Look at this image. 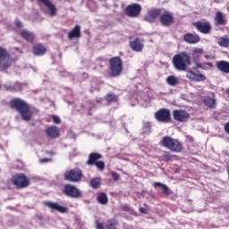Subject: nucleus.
<instances>
[{"instance_id":"nucleus-43","label":"nucleus","mask_w":229,"mask_h":229,"mask_svg":"<svg viewBox=\"0 0 229 229\" xmlns=\"http://www.w3.org/2000/svg\"><path fill=\"white\" fill-rule=\"evenodd\" d=\"M164 186V184L163 183H160V182H155L154 183V187H163Z\"/></svg>"},{"instance_id":"nucleus-2","label":"nucleus","mask_w":229,"mask_h":229,"mask_svg":"<svg viewBox=\"0 0 229 229\" xmlns=\"http://www.w3.org/2000/svg\"><path fill=\"white\" fill-rule=\"evenodd\" d=\"M12 108H15L21 115L23 121H30L31 119V111L30 110V106L26 104L23 100L15 98L11 102Z\"/></svg>"},{"instance_id":"nucleus-12","label":"nucleus","mask_w":229,"mask_h":229,"mask_svg":"<svg viewBox=\"0 0 229 229\" xmlns=\"http://www.w3.org/2000/svg\"><path fill=\"white\" fill-rule=\"evenodd\" d=\"M64 194H66V196H71L72 198H80L81 192L74 186L65 185Z\"/></svg>"},{"instance_id":"nucleus-44","label":"nucleus","mask_w":229,"mask_h":229,"mask_svg":"<svg viewBox=\"0 0 229 229\" xmlns=\"http://www.w3.org/2000/svg\"><path fill=\"white\" fill-rule=\"evenodd\" d=\"M140 212H141V214H146L148 211H147L146 208H140Z\"/></svg>"},{"instance_id":"nucleus-6","label":"nucleus","mask_w":229,"mask_h":229,"mask_svg":"<svg viewBox=\"0 0 229 229\" xmlns=\"http://www.w3.org/2000/svg\"><path fill=\"white\" fill-rule=\"evenodd\" d=\"M12 58L6 50L0 47V67L2 69H8L12 65Z\"/></svg>"},{"instance_id":"nucleus-22","label":"nucleus","mask_w":229,"mask_h":229,"mask_svg":"<svg viewBox=\"0 0 229 229\" xmlns=\"http://www.w3.org/2000/svg\"><path fill=\"white\" fill-rule=\"evenodd\" d=\"M225 14L221 12H217L215 17L216 26H225L226 24V20H225Z\"/></svg>"},{"instance_id":"nucleus-3","label":"nucleus","mask_w":229,"mask_h":229,"mask_svg":"<svg viewBox=\"0 0 229 229\" xmlns=\"http://www.w3.org/2000/svg\"><path fill=\"white\" fill-rule=\"evenodd\" d=\"M161 144L164 148H166V149H169L173 153H180L183 148L182 142L169 136L164 137L161 140Z\"/></svg>"},{"instance_id":"nucleus-11","label":"nucleus","mask_w":229,"mask_h":229,"mask_svg":"<svg viewBox=\"0 0 229 229\" xmlns=\"http://www.w3.org/2000/svg\"><path fill=\"white\" fill-rule=\"evenodd\" d=\"M173 115L175 121H179L180 123H184L189 119V117H191L189 113L185 110H174L173 112Z\"/></svg>"},{"instance_id":"nucleus-17","label":"nucleus","mask_w":229,"mask_h":229,"mask_svg":"<svg viewBox=\"0 0 229 229\" xmlns=\"http://www.w3.org/2000/svg\"><path fill=\"white\" fill-rule=\"evenodd\" d=\"M45 205H47V207H48V208H51V210H56L57 212H61L62 214L67 212V208L61 206L58 203L45 202Z\"/></svg>"},{"instance_id":"nucleus-47","label":"nucleus","mask_w":229,"mask_h":229,"mask_svg":"<svg viewBox=\"0 0 229 229\" xmlns=\"http://www.w3.org/2000/svg\"><path fill=\"white\" fill-rule=\"evenodd\" d=\"M196 66L199 67V68H201V64L196 63Z\"/></svg>"},{"instance_id":"nucleus-7","label":"nucleus","mask_w":229,"mask_h":229,"mask_svg":"<svg viewBox=\"0 0 229 229\" xmlns=\"http://www.w3.org/2000/svg\"><path fill=\"white\" fill-rule=\"evenodd\" d=\"M81 176V170L80 169L71 170L64 174V178L68 180V182H80Z\"/></svg>"},{"instance_id":"nucleus-23","label":"nucleus","mask_w":229,"mask_h":229,"mask_svg":"<svg viewBox=\"0 0 229 229\" xmlns=\"http://www.w3.org/2000/svg\"><path fill=\"white\" fill-rule=\"evenodd\" d=\"M81 27H80V25H76L74 29L69 33V39L72 40V38H80V37H81Z\"/></svg>"},{"instance_id":"nucleus-4","label":"nucleus","mask_w":229,"mask_h":229,"mask_svg":"<svg viewBox=\"0 0 229 229\" xmlns=\"http://www.w3.org/2000/svg\"><path fill=\"white\" fill-rule=\"evenodd\" d=\"M12 182L18 189H24L30 185V179L22 174H18L13 176Z\"/></svg>"},{"instance_id":"nucleus-10","label":"nucleus","mask_w":229,"mask_h":229,"mask_svg":"<svg viewBox=\"0 0 229 229\" xmlns=\"http://www.w3.org/2000/svg\"><path fill=\"white\" fill-rule=\"evenodd\" d=\"M186 78L191 80V81H205V80H207V77L204 74L195 72L192 70H188L186 72Z\"/></svg>"},{"instance_id":"nucleus-26","label":"nucleus","mask_w":229,"mask_h":229,"mask_svg":"<svg viewBox=\"0 0 229 229\" xmlns=\"http://www.w3.org/2000/svg\"><path fill=\"white\" fill-rule=\"evenodd\" d=\"M99 158H101V155L98 154V153H91L89 155V160L87 162V164L89 165H92L93 164H96V160H99Z\"/></svg>"},{"instance_id":"nucleus-36","label":"nucleus","mask_w":229,"mask_h":229,"mask_svg":"<svg viewBox=\"0 0 229 229\" xmlns=\"http://www.w3.org/2000/svg\"><path fill=\"white\" fill-rule=\"evenodd\" d=\"M106 101L110 102V101H115V95L114 94H109L106 96Z\"/></svg>"},{"instance_id":"nucleus-30","label":"nucleus","mask_w":229,"mask_h":229,"mask_svg":"<svg viewBox=\"0 0 229 229\" xmlns=\"http://www.w3.org/2000/svg\"><path fill=\"white\" fill-rule=\"evenodd\" d=\"M166 81L168 85H171L172 87H174V85H178V78L173 75L168 76Z\"/></svg>"},{"instance_id":"nucleus-15","label":"nucleus","mask_w":229,"mask_h":229,"mask_svg":"<svg viewBox=\"0 0 229 229\" xmlns=\"http://www.w3.org/2000/svg\"><path fill=\"white\" fill-rule=\"evenodd\" d=\"M174 21V18L173 17V14H171L170 13H165L160 15V22L161 24H163V26H169L173 24Z\"/></svg>"},{"instance_id":"nucleus-21","label":"nucleus","mask_w":229,"mask_h":229,"mask_svg":"<svg viewBox=\"0 0 229 229\" xmlns=\"http://www.w3.org/2000/svg\"><path fill=\"white\" fill-rule=\"evenodd\" d=\"M158 15H160V10H151L146 15L145 21H147V22H153Z\"/></svg>"},{"instance_id":"nucleus-35","label":"nucleus","mask_w":229,"mask_h":229,"mask_svg":"<svg viewBox=\"0 0 229 229\" xmlns=\"http://www.w3.org/2000/svg\"><path fill=\"white\" fill-rule=\"evenodd\" d=\"M144 133H149L151 131V123H146L143 127Z\"/></svg>"},{"instance_id":"nucleus-14","label":"nucleus","mask_w":229,"mask_h":229,"mask_svg":"<svg viewBox=\"0 0 229 229\" xmlns=\"http://www.w3.org/2000/svg\"><path fill=\"white\" fill-rule=\"evenodd\" d=\"M195 28L200 31V33H209L210 30H212V27L210 26V23L208 22H201L198 21L194 23Z\"/></svg>"},{"instance_id":"nucleus-18","label":"nucleus","mask_w":229,"mask_h":229,"mask_svg":"<svg viewBox=\"0 0 229 229\" xmlns=\"http://www.w3.org/2000/svg\"><path fill=\"white\" fill-rule=\"evenodd\" d=\"M130 45L131 49H133V51H137L138 53L144 48V43L139 38L131 41Z\"/></svg>"},{"instance_id":"nucleus-19","label":"nucleus","mask_w":229,"mask_h":229,"mask_svg":"<svg viewBox=\"0 0 229 229\" xmlns=\"http://www.w3.org/2000/svg\"><path fill=\"white\" fill-rule=\"evenodd\" d=\"M183 38L184 42H187L188 44H198V42H199V36L196 34H185Z\"/></svg>"},{"instance_id":"nucleus-46","label":"nucleus","mask_w":229,"mask_h":229,"mask_svg":"<svg viewBox=\"0 0 229 229\" xmlns=\"http://www.w3.org/2000/svg\"><path fill=\"white\" fill-rule=\"evenodd\" d=\"M205 58L207 60H212L214 57L213 56H210V55H205Z\"/></svg>"},{"instance_id":"nucleus-16","label":"nucleus","mask_w":229,"mask_h":229,"mask_svg":"<svg viewBox=\"0 0 229 229\" xmlns=\"http://www.w3.org/2000/svg\"><path fill=\"white\" fill-rule=\"evenodd\" d=\"M45 133L51 139H58L60 137V129L56 126H50L46 129Z\"/></svg>"},{"instance_id":"nucleus-28","label":"nucleus","mask_w":229,"mask_h":229,"mask_svg":"<svg viewBox=\"0 0 229 229\" xmlns=\"http://www.w3.org/2000/svg\"><path fill=\"white\" fill-rule=\"evenodd\" d=\"M98 201L101 205H106L108 203V197L105 193H100L98 196Z\"/></svg>"},{"instance_id":"nucleus-34","label":"nucleus","mask_w":229,"mask_h":229,"mask_svg":"<svg viewBox=\"0 0 229 229\" xmlns=\"http://www.w3.org/2000/svg\"><path fill=\"white\" fill-rule=\"evenodd\" d=\"M95 165L98 167V169H99V171H103V169H105V162L103 161H97Z\"/></svg>"},{"instance_id":"nucleus-1","label":"nucleus","mask_w":229,"mask_h":229,"mask_svg":"<svg viewBox=\"0 0 229 229\" xmlns=\"http://www.w3.org/2000/svg\"><path fill=\"white\" fill-rule=\"evenodd\" d=\"M191 64V55L185 52L177 54L173 57V64L177 71H187V67Z\"/></svg>"},{"instance_id":"nucleus-37","label":"nucleus","mask_w":229,"mask_h":229,"mask_svg":"<svg viewBox=\"0 0 229 229\" xmlns=\"http://www.w3.org/2000/svg\"><path fill=\"white\" fill-rule=\"evenodd\" d=\"M96 228L97 229H105V225H103V223L99 222V220H96Z\"/></svg>"},{"instance_id":"nucleus-29","label":"nucleus","mask_w":229,"mask_h":229,"mask_svg":"<svg viewBox=\"0 0 229 229\" xmlns=\"http://www.w3.org/2000/svg\"><path fill=\"white\" fill-rule=\"evenodd\" d=\"M191 55L194 59L199 58V56H201V55H203V48H199V47L193 48L191 51Z\"/></svg>"},{"instance_id":"nucleus-9","label":"nucleus","mask_w":229,"mask_h":229,"mask_svg":"<svg viewBox=\"0 0 229 229\" xmlns=\"http://www.w3.org/2000/svg\"><path fill=\"white\" fill-rule=\"evenodd\" d=\"M142 7L139 4H132L126 7V14L128 17H138Z\"/></svg>"},{"instance_id":"nucleus-39","label":"nucleus","mask_w":229,"mask_h":229,"mask_svg":"<svg viewBox=\"0 0 229 229\" xmlns=\"http://www.w3.org/2000/svg\"><path fill=\"white\" fill-rule=\"evenodd\" d=\"M162 189H163L164 194H169V188L167 187V185L163 184Z\"/></svg>"},{"instance_id":"nucleus-33","label":"nucleus","mask_w":229,"mask_h":229,"mask_svg":"<svg viewBox=\"0 0 229 229\" xmlns=\"http://www.w3.org/2000/svg\"><path fill=\"white\" fill-rule=\"evenodd\" d=\"M219 46H221L222 47H228L229 46V38H222L219 42H218Z\"/></svg>"},{"instance_id":"nucleus-27","label":"nucleus","mask_w":229,"mask_h":229,"mask_svg":"<svg viewBox=\"0 0 229 229\" xmlns=\"http://www.w3.org/2000/svg\"><path fill=\"white\" fill-rule=\"evenodd\" d=\"M204 103L207 106H209V108H214L216 106V98H214V97H206Z\"/></svg>"},{"instance_id":"nucleus-24","label":"nucleus","mask_w":229,"mask_h":229,"mask_svg":"<svg viewBox=\"0 0 229 229\" xmlns=\"http://www.w3.org/2000/svg\"><path fill=\"white\" fill-rule=\"evenodd\" d=\"M33 53L34 55H37L38 56H40L44 54H46V47H44V46L42 45H36L34 47H33Z\"/></svg>"},{"instance_id":"nucleus-42","label":"nucleus","mask_w":229,"mask_h":229,"mask_svg":"<svg viewBox=\"0 0 229 229\" xmlns=\"http://www.w3.org/2000/svg\"><path fill=\"white\" fill-rule=\"evenodd\" d=\"M46 162H49V159L48 158L40 159V164H46Z\"/></svg>"},{"instance_id":"nucleus-31","label":"nucleus","mask_w":229,"mask_h":229,"mask_svg":"<svg viewBox=\"0 0 229 229\" xmlns=\"http://www.w3.org/2000/svg\"><path fill=\"white\" fill-rule=\"evenodd\" d=\"M101 185V178H93L90 181V186L93 189H98V187H99Z\"/></svg>"},{"instance_id":"nucleus-40","label":"nucleus","mask_w":229,"mask_h":229,"mask_svg":"<svg viewBox=\"0 0 229 229\" xmlns=\"http://www.w3.org/2000/svg\"><path fill=\"white\" fill-rule=\"evenodd\" d=\"M112 178H113V180H119V174H117L116 173H113Z\"/></svg>"},{"instance_id":"nucleus-41","label":"nucleus","mask_w":229,"mask_h":229,"mask_svg":"<svg viewBox=\"0 0 229 229\" xmlns=\"http://www.w3.org/2000/svg\"><path fill=\"white\" fill-rule=\"evenodd\" d=\"M225 131L229 134V123H225Z\"/></svg>"},{"instance_id":"nucleus-25","label":"nucleus","mask_w":229,"mask_h":229,"mask_svg":"<svg viewBox=\"0 0 229 229\" xmlns=\"http://www.w3.org/2000/svg\"><path fill=\"white\" fill-rule=\"evenodd\" d=\"M21 36L22 37V38H24L25 40H28V42H33L34 38H35V35H33V33L27 31V30H23L21 32Z\"/></svg>"},{"instance_id":"nucleus-45","label":"nucleus","mask_w":229,"mask_h":229,"mask_svg":"<svg viewBox=\"0 0 229 229\" xmlns=\"http://www.w3.org/2000/svg\"><path fill=\"white\" fill-rule=\"evenodd\" d=\"M15 25L17 26V28H21V26H22L21 21H16Z\"/></svg>"},{"instance_id":"nucleus-20","label":"nucleus","mask_w":229,"mask_h":229,"mask_svg":"<svg viewBox=\"0 0 229 229\" xmlns=\"http://www.w3.org/2000/svg\"><path fill=\"white\" fill-rule=\"evenodd\" d=\"M216 67L221 72L229 74V63L227 61H218L216 62Z\"/></svg>"},{"instance_id":"nucleus-38","label":"nucleus","mask_w":229,"mask_h":229,"mask_svg":"<svg viewBox=\"0 0 229 229\" xmlns=\"http://www.w3.org/2000/svg\"><path fill=\"white\" fill-rule=\"evenodd\" d=\"M52 119H53V121H54V123H55V124H60V123H61L60 117H58V116H56V115H53V116H52Z\"/></svg>"},{"instance_id":"nucleus-5","label":"nucleus","mask_w":229,"mask_h":229,"mask_svg":"<svg viewBox=\"0 0 229 229\" xmlns=\"http://www.w3.org/2000/svg\"><path fill=\"white\" fill-rule=\"evenodd\" d=\"M110 69L114 76H119L123 72V61H121V58H112L110 60Z\"/></svg>"},{"instance_id":"nucleus-13","label":"nucleus","mask_w":229,"mask_h":229,"mask_svg":"<svg viewBox=\"0 0 229 229\" xmlns=\"http://www.w3.org/2000/svg\"><path fill=\"white\" fill-rule=\"evenodd\" d=\"M40 4H44L46 8H47L49 12V15L51 17H55L56 15V7H55V4H53V2L51 0H38Z\"/></svg>"},{"instance_id":"nucleus-8","label":"nucleus","mask_w":229,"mask_h":229,"mask_svg":"<svg viewBox=\"0 0 229 229\" xmlns=\"http://www.w3.org/2000/svg\"><path fill=\"white\" fill-rule=\"evenodd\" d=\"M155 117L159 123H169L171 121V112L167 109H161L155 114Z\"/></svg>"},{"instance_id":"nucleus-32","label":"nucleus","mask_w":229,"mask_h":229,"mask_svg":"<svg viewBox=\"0 0 229 229\" xmlns=\"http://www.w3.org/2000/svg\"><path fill=\"white\" fill-rule=\"evenodd\" d=\"M115 225H117V220L110 219L106 222V229H115Z\"/></svg>"}]
</instances>
